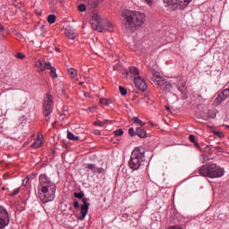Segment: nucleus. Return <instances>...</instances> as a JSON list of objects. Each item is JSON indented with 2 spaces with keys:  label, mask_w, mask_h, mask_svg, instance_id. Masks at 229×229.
<instances>
[{
  "label": "nucleus",
  "mask_w": 229,
  "mask_h": 229,
  "mask_svg": "<svg viewBox=\"0 0 229 229\" xmlns=\"http://www.w3.org/2000/svg\"><path fill=\"white\" fill-rule=\"evenodd\" d=\"M55 51H56L57 53H61L60 48H58V47H55Z\"/></svg>",
  "instance_id": "45"
},
{
  "label": "nucleus",
  "mask_w": 229,
  "mask_h": 229,
  "mask_svg": "<svg viewBox=\"0 0 229 229\" xmlns=\"http://www.w3.org/2000/svg\"><path fill=\"white\" fill-rule=\"evenodd\" d=\"M152 81L163 92H171V90H173V84L161 76L158 72H152Z\"/></svg>",
  "instance_id": "5"
},
{
  "label": "nucleus",
  "mask_w": 229,
  "mask_h": 229,
  "mask_svg": "<svg viewBox=\"0 0 229 229\" xmlns=\"http://www.w3.org/2000/svg\"><path fill=\"white\" fill-rule=\"evenodd\" d=\"M208 119H216V114L214 111H208L205 120L208 121Z\"/></svg>",
  "instance_id": "23"
},
{
  "label": "nucleus",
  "mask_w": 229,
  "mask_h": 229,
  "mask_svg": "<svg viewBox=\"0 0 229 229\" xmlns=\"http://www.w3.org/2000/svg\"><path fill=\"white\" fill-rule=\"evenodd\" d=\"M129 135L131 137H135V135H137V131H135V130L133 128H130L129 129Z\"/></svg>",
  "instance_id": "33"
},
{
  "label": "nucleus",
  "mask_w": 229,
  "mask_h": 229,
  "mask_svg": "<svg viewBox=\"0 0 229 229\" xmlns=\"http://www.w3.org/2000/svg\"><path fill=\"white\" fill-rule=\"evenodd\" d=\"M227 128H229V126H227Z\"/></svg>",
  "instance_id": "56"
},
{
  "label": "nucleus",
  "mask_w": 229,
  "mask_h": 229,
  "mask_svg": "<svg viewBox=\"0 0 229 229\" xmlns=\"http://www.w3.org/2000/svg\"><path fill=\"white\" fill-rule=\"evenodd\" d=\"M178 90H180V92H182V94H185V89H182V88L178 87Z\"/></svg>",
  "instance_id": "41"
},
{
  "label": "nucleus",
  "mask_w": 229,
  "mask_h": 229,
  "mask_svg": "<svg viewBox=\"0 0 229 229\" xmlns=\"http://www.w3.org/2000/svg\"><path fill=\"white\" fill-rule=\"evenodd\" d=\"M47 22H49V24H55V22H56V16L55 14H49L47 17Z\"/></svg>",
  "instance_id": "21"
},
{
  "label": "nucleus",
  "mask_w": 229,
  "mask_h": 229,
  "mask_svg": "<svg viewBox=\"0 0 229 229\" xmlns=\"http://www.w3.org/2000/svg\"><path fill=\"white\" fill-rule=\"evenodd\" d=\"M173 3H179L182 8H187L188 4H191L192 0H172Z\"/></svg>",
  "instance_id": "14"
},
{
  "label": "nucleus",
  "mask_w": 229,
  "mask_h": 229,
  "mask_svg": "<svg viewBox=\"0 0 229 229\" xmlns=\"http://www.w3.org/2000/svg\"><path fill=\"white\" fill-rule=\"evenodd\" d=\"M106 173L105 168L103 167H97L95 170V174H103Z\"/></svg>",
  "instance_id": "29"
},
{
  "label": "nucleus",
  "mask_w": 229,
  "mask_h": 229,
  "mask_svg": "<svg viewBox=\"0 0 229 229\" xmlns=\"http://www.w3.org/2000/svg\"><path fill=\"white\" fill-rule=\"evenodd\" d=\"M38 194L42 203H49L55 199L56 194V184L51 181L46 174H41L38 177Z\"/></svg>",
  "instance_id": "2"
},
{
  "label": "nucleus",
  "mask_w": 229,
  "mask_h": 229,
  "mask_svg": "<svg viewBox=\"0 0 229 229\" xmlns=\"http://www.w3.org/2000/svg\"><path fill=\"white\" fill-rule=\"evenodd\" d=\"M166 110H170L169 106H165Z\"/></svg>",
  "instance_id": "50"
},
{
  "label": "nucleus",
  "mask_w": 229,
  "mask_h": 229,
  "mask_svg": "<svg viewBox=\"0 0 229 229\" xmlns=\"http://www.w3.org/2000/svg\"><path fill=\"white\" fill-rule=\"evenodd\" d=\"M78 8H79V12H86L87 11V5H85L83 4H79Z\"/></svg>",
  "instance_id": "32"
},
{
  "label": "nucleus",
  "mask_w": 229,
  "mask_h": 229,
  "mask_svg": "<svg viewBox=\"0 0 229 229\" xmlns=\"http://www.w3.org/2000/svg\"><path fill=\"white\" fill-rule=\"evenodd\" d=\"M0 31H4V27H3V25H0Z\"/></svg>",
  "instance_id": "44"
},
{
  "label": "nucleus",
  "mask_w": 229,
  "mask_h": 229,
  "mask_svg": "<svg viewBox=\"0 0 229 229\" xmlns=\"http://www.w3.org/2000/svg\"><path fill=\"white\" fill-rule=\"evenodd\" d=\"M123 134H124V131H123V129H118V130L114 131V135L115 137H121Z\"/></svg>",
  "instance_id": "28"
},
{
  "label": "nucleus",
  "mask_w": 229,
  "mask_h": 229,
  "mask_svg": "<svg viewBox=\"0 0 229 229\" xmlns=\"http://www.w3.org/2000/svg\"><path fill=\"white\" fill-rule=\"evenodd\" d=\"M43 141L42 139L38 138L31 145L32 148H38L42 146Z\"/></svg>",
  "instance_id": "18"
},
{
  "label": "nucleus",
  "mask_w": 229,
  "mask_h": 229,
  "mask_svg": "<svg viewBox=\"0 0 229 229\" xmlns=\"http://www.w3.org/2000/svg\"><path fill=\"white\" fill-rule=\"evenodd\" d=\"M195 96H196L197 98H201V95H200V94H195Z\"/></svg>",
  "instance_id": "48"
},
{
  "label": "nucleus",
  "mask_w": 229,
  "mask_h": 229,
  "mask_svg": "<svg viewBox=\"0 0 229 229\" xmlns=\"http://www.w3.org/2000/svg\"><path fill=\"white\" fill-rule=\"evenodd\" d=\"M136 135H138V137L140 139H146L148 137L146 131L140 127L136 128Z\"/></svg>",
  "instance_id": "13"
},
{
  "label": "nucleus",
  "mask_w": 229,
  "mask_h": 229,
  "mask_svg": "<svg viewBox=\"0 0 229 229\" xmlns=\"http://www.w3.org/2000/svg\"><path fill=\"white\" fill-rule=\"evenodd\" d=\"M68 73L70 74L71 78H76L78 76V72L74 70V68L68 69Z\"/></svg>",
  "instance_id": "25"
},
{
  "label": "nucleus",
  "mask_w": 229,
  "mask_h": 229,
  "mask_svg": "<svg viewBox=\"0 0 229 229\" xmlns=\"http://www.w3.org/2000/svg\"><path fill=\"white\" fill-rule=\"evenodd\" d=\"M101 3V1H98V0H89V6H90V8H96V6H98V4Z\"/></svg>",
  "instance_id": "26"
},
{
  "label": "nucleus",
  "mask_w": 229,
  "mask_h": 229,
  "mask_svg": "<svg viewBox=\"0 0 229 229\" xmlns=\"http://www.w3.org/2000/svg\"><path fill=\"white\" fill-rule=\"evenodd\" d=\"M119 90L122 96H126V94H128V90L123 86H119Z\"/></svg>",
  "instance_id": "31"
},
{
  "label": "nucleus",
  "mask_w": 229,
  "mask_h": 229,
  "mask_svg": "<svg viewBox=\"0 0 229 229\" xmlns=\"http://www.w3.org/2000/svg\"><path fill=\"white\" fill-rule=\"evenodd\" d=\"M97 133H100V132L98 131V132H97Z\"/></svg>",
  "instance_id": "54"
},
{
  "label": "nucleus",
  "mask_w": 229,
  "mask_h": 229,
  "mask_svg": "<svg viewBox=\"0 0 229 229\" xmlns=\"http://www.w3.org/2000/svg\"><path fill=\"white\" fill-rule=\"evenodd\" d=\"M189 139H190V141L192 142V144H194V142H196V138H195L194 135L191 134V135L189 136Z\"/></svg>",
  "instance_id": "38"
},
{
  "label": "nucleus",
  "mask_w": 229,
  "mask_h": 229,
  "mask_svg": "<svg viewBox=\"0 0 229 229\" xmlns=\"http://www.w3.org/2000/svg\"><path fill=\"white\" fill-rule=\"evenodd\" d=\"M53 113V97L51 94H47L43 104V115L47 117Z\"/></svg>",
  "instance_id": "7"
},
{
  "label": "nucleus",
  "mask_w": 229,
  "mask_h": 229,
  "mask_svg": "<svg viewBox=\"0 0 229 229\" xmlns=\"http://www.w3.org/2000/svg\"><path fill=\"white\" fill-rule=\"evenodd\" d=\"M65 35L71 40H74V38H76V33L74 32V29L72 26H67L65 28Z\"/></svg>",
  "instance_id": "12"
},
{
  "label": "nucleus",
  "mask_w": 229,
  "mask_h": 229,
  "mask_svg": "<svg viewBox=\"0 0 229 229\" xmlns=\"http://www.w3.org/2000/svg\"><path fill=\"white\" fill-rule=\"evenodd\" d=\"M67 139H69V140H80V137L79 136H74V134H72V132L68 131L67 133Z\"/></svg>",
  "instance_id": "19"
},
{
  "label": "nucleus",
  "mask_w": 229,
  "mask_h": 229,
  "mask_svg": "<svg viewBox=\"0 0 229 229\" xmlns=\"http://www.w3.org/2000/svg\"><path fill=\"white\" fill-rule=\"evenodd\" d=\"M134 84L139 90H141V92H146V90H148V84H146V81L140 76L134 77Z\"/></svg>",
  "instance_id": "10"
},
{
  "label": "nucleus",
  "mask_w": 229,
  "mask_h": 229,
  "mask_svg": "<svg viewBox=\"0 0 229 229\" xmlns=\"http://www.w3.org/2000/svg\"><path fill=\"white\" fill-rule=\"evenodd\" d=\"M98 1L103 2V0H98Z\"/></svg>",
  "instance_id": "53"
},
{
  "label": "nucleus",
  "mask_w": 229,
  "mask_h": 229,
  "mask_svg": "<svg viewBox=\"0 0 229 229\" xmlns=\"http://www.w3.org/2000/svg\"><path fill=\"white\" fill-rule=\"evenodd\" d=\"M45 119H46L47 123H49L51 121V117H49V115L45 116Z\"/></svg>",
  "instance_id": "42"
},
{
  "label": "nucleus",
  "mask_w": 229,
  "mask_h": 229,
  "mask_svg": "<svg viewBox=\"0 0 229 229\" xmlns=\"http://www.w3.org/2000/svg\"><path fill=\"white\" fill-rule=\"evenodd\" d=\"M182 89H183V88L185 87V83H182Z\"/></svg>",
  "instance_id": "49"
},
{
  "label": "nucleus",
  "mask_w": 229,
  "mask_h": 229,
  "mask_svg": "<svg viewBox=\"0 0 229 229\" xmlns=\"http://www.w3.org/2000/svg\"><path fill=\"white\" fill-rule=\"evenodd\" d=\"M45 64H46V62H44L42 60H38L36 63V67H38V69H39V71L44 72V71H46Z\"/></svg>",
  "instance_id": "17"
},
{
  "label": "nucleus",
  "mask_w": 229,
  "mask_h": 229,
  "mask_svg": "<svg viewBox=\"0 0 229 229\" xmlns=\"http://www.w3.org/2000/svg\"><path fill=\"white\" fill-rule=\"evenodd\" d=\"M132 123L139 124L140 126H146V123L142 122V120L139 119V117H133Z\"/></svg>",
  "instance_id": "22"
},
{
  "label": "nucleus",
  "mask_w": 229,
  "mask_h": 229,
  "mask_svg": "<svg viewBox=\"0 0 229 229\" xmlns=\"http://www.w3.org/2000/svg\"><path fill=\"white\" fill-rule=\"evenodd\" d=\"M215 135H216V137H219L220 139H223V137H225V134H223V132H219V131H214Z\"/></svg>",
  "instance_id": "37"
},
{
  "label": "nucleus",
  "mask_w": 229,
  "mask_h": 229,
  "mask_svg": "<svg viewBox=\"0 0 229 229\" xmlns=\"http://www.w3.org/2000/svg\"><path fill=\"white\" fill-rule=\"evenodd\" d=\"M79 85H83V82H79Z\"/></svg>",
  "instance_id": "51"
},
{
  "label": "nucleus",
  "mask_w": 229,
  "mask_h": 229,
  "mask_svg": "<svg viewBox=\"0 0 229 229\" xmlns=\"http://www.w3.org/2000/svg\"><path fill=\"white\" fill-rule=\"evenodd\" d=\"M97 133H100V132L98 131V132H97Z\"/></svg>",
  "instance_id": "55"
},
{
  "label": "nucleus",
  "mask_w": 229,
  "mask_h": 229,
  "mask_svg": "<svg viewBox=\"0 0 229 229\" xmlns=\"http://www.w3.org/2000/svg\"><path fill=\"white\" fill-rule=\"evenodd\" d=\"M127 74H132V76H139L140 74V71L137 67H130Z\"/></svg>",
  "instance_id": "16"
},
{
  "label": "nucleus",
  "mask_w": 229,
  "mask_h": 229,
  "mask_svg": "<svg viewBox=\"0 0 229 229\" xmlns=\"http://www.w3.org/2000/svg\"><path fill=\"white\" fill-rule=\"evenodd\" d=\"M16 58H19L20 60H24V58H26V55H23L22 53H17Z\"/></svg>",
  "instance_id": "35"
},
{
  "label": "nucleus",
  "mask_w": 229,
  "mask_h": 229,
  "mask_svg": "<svg viewBox=\"0 0 229 229\" xmlns=\"http://www.w3.org/2000/svg\"><path fill=\"white\" fill-rule=\"evenodd\" d=\"M194 146H196V148H199V144L197 143V141L193 142Z\"/></svg>",
  "instance_id": "43"
},
{
  "label": "nucleus",
  "mask_w": 229,
  "mask_h": 229,
  "mask_svg": "<svg viewBox=\"0 0 229 229\" xmlns=\"http://www.w3.org/2000/svg\"><path fill=\"white\" fill-rule=\"evenodd\" d=\"M94 126H105V124H108V120H105L103 122L101 121H97L93 123Z\"/></svg>",
  "instance_id": "27"
},
{
  "label": "nucleus",
  "mask_w": 229,
  "mask_h": 229,
  "mask_svg": "<svg viewBox=\"0 0 229 229\" xmlns=\"http://www.w3.org/2000/svg\"><path fill=\"white\" fill-rule=\"evenodd\" d=\"M19 192H21V188H16L12 193L9 194V196H17Z\"/></svg>",
  "instance_id": "34"
},
{
  "label": "nucleus",
  "mask_w": 229,
  "mask_h": 229,
  "mask_svg": "<svg viewBox=\"0 0 229 229\" xmlns=\"http://www.w3.org/2000/svg\"><path fill=\"white\" fill-rule=\"evenodd\" d=\"M61 92H62V94H65V89H61Z\"/></svg>",
  "instance_id": "46"
},
{
  "label": "nucleus",
  "mask_w": 229,
  "mask_h": 229,
  "mask_svg": "<svg viewBox=\"0 0 229 229\" xmlns=\"http://www.w3.org/2000/svg\"><path fill=\"white\" fill-rule=\"evenodd\" d=\"M35 12H36L37 15H42V10L35 9Z\"/></svg>",
  "instance_id": "40"
},
{
  "label": "nucleus",
  "mask_w": 229,
  "mask_h": 229,
  "mask_svg": "<svg viewBox=\"0 0 229 229\" xmlns=\"http://www.w3.org/2000/svg\"><path fill=\"white\" fill-rule=\"evenodd\" d=\"M73 207L74 208H80V202H78V200H74Z\"/></svg>",
  "instance_id": "39"
},
{
  "label": "nucleus",
  "mask_w": 229,
  "mask_h": 229,
  "mask_svg": "<svg viewBox=\"0 0 229 229\" xmlns=\"http://www.w3.org/2000/svg\"><path fill=\"white\" fill-rule=\"evenodd\" d=\"M143 164H144V158L131 155V158L129 160L130 169H132V171H137L140 169V166Z\"/></svg>",
  "instance_id": "8"
},
{
  "label": "nucleus",
  "mask_w": 229,
  "mask_h": 229,
  "mask_svg": "<svg viewBox=\"0 0 229 229\" xmlns=\"http://www.w3.org/2000/svg\"><path fill=\"white\" fill-rule=\"evenodd\" d=\"M143 176L142 174H134L132 178V183L134 185H139L140 183H142Z\"/></svg>",
  "instance_id": "15"
},
{
  "label": "nucleus",
  "mask_w": 229,
  "mask_h": 229,
  "mask_svg": "<svg viewBox=\"0 0 229 229\" xmlns=\"http://www.w3.org/2000/svg\"><path fill=\"white\" fill-rule=\"evenodd\" d=\"M146 1V3H148V4H150V3H151V0H145Z\"/></svg>",
  "instance_id": "47"
},
{
  "label": "nucleus",
  "mask_w": 229,
  "mask_h": 229,
  "mask_svg": "<svg viewBox=\"0 0 229 229\" xmlns=\"http://www.w3.org/2000/svg\"><path fill=\"white\" fill-rule=\"evenodd\" d=\"M54 67L51 66V63H45V70L47 69L48 71H51Z\"/></svg>",
  "instance_id": "36"
},
{
  "label": "nucleus",
  "mask_w": 229,
  "mask_h": 229,
  "mask_svg": "<svg viewBox=\"0 0 229 229\" xmlns=\"http://www.w3.org/2000/svg\"><path fill=\"white\" fill-rule=\"evenodd\" d=\"M50 76L53 80H56V78H58V74H56V68L54 67L50 69Z\"/></svg>",
  "instance_id": "24"
},
{
  "label": "nucleus",
  "mask_w": 229,
  "mask_h": 229,
  "mask_svg": "<svg viewBox=\"0 0 229 229\" xmlns=\"http://www.w3.org/2000/svg\"><path fill=\"white\" fill-rule=\"evenodd\" d=\"M9 223L8 211L3 206H0V228H6Z\"/></svg>",
  "instance_id": "9"
},
{
  "label": "nucleus",
  "mask_w": 229,
  "mask_h": 229,
  "mask_svg": "<svg viewBox=\"0 0 229 229\" xmlns=\"http://www.w3.org/2000/svg\"><path fill=\"white\" fill-rule=\"evenodd\" d=\"M199 173L200 176H205L206 178H221L225 176V169L216 164L203 165L199 169Z\"/></svg>",
  "instance_id": "4"
},
{
  "label": "nucleus",
  "mask_w": 229,
  "mask_h": 229,
  "mask_svg": "<svg viewBox=\"0 0 229 229\" xmlns=\"http://www.w3.org/2000/svg\"><path fill=\"white\" fill-rule=\"evenodd\" d=\"M90 24L91 28L95 30V31H99V33H103L105 30L109 31V33H114V24L108 20H101L98 13L92 14Z\"/></svg>",
  "instance_id": "3"
},
{
  "label": "nucleus",
  "mask_w": 229,
  "mask_h": 229,
  "mask_svg": "<svg viewBox=\"0 0 229 229\" xmlns=\"http://www.w3.org/2000/svg\"><path fill=\"white\" fill-rule=\"evenodd\" d=\"M145 154H146V149L142 146L136 147L134 150L131 152L132 157H138L140 158H144Z\"/></svg>",
  "instance_id": "11"
},
{
  "label": "nucleus",
  "mask_w": 229,
  "mask_h": 229,
  "mask_svg": "<svg viewBox=\"0 0 229 229\" xmlns=\"http://www.w3.org/2000/svg\"><path fill=\"white\" fill-rule=\"evenodd\" d=\"M97 167L98 166H96L95 164H87L85 169H89V171H92L93 174H95Z\"/></svg>",
  "instance_id": "20"
},
{
  "label": "nucleus",
  "mask_w": 229,
  "mask_h": 229,
  "mask_svg": "<svg viewBox=\"0 0 229 229\" xmlns=\"http://www.w3.org/2000/svg\"><path fill=\"white\" fill-rule=\"evenodd\" d=\"M123 17V30H124L125 33H135V31L140 30L144 22H146V14L137 11L126 10Z\"/></svg>",
  "instance_id": "1"
},
{
  "label": "nucleus",
  "mask_w": 229,
  "mask_h": 229,
  "mask_svg": "<svg viewBox=\"0 0 229 229\" xmlns=\"http://www.w3.org/2000/svg\"><path fill=\"white\" fill-rule=\"evenodd\" d=\"M99 103L101 105H110V103H112V100L106 98H100Z\"/></svg>",
  "instance_id": "30"
},
{
  "label": "nucleus",
  "mask_w": 229,
  "mask_h": 229,
  "mask_svg": "<svg viewBox=\"0 0 229 229\" xmlns=\"http://www.w3.org/2000/svg\"><path fill=\"white\" fill-rule=\"evenodd\" d=\"M216 149H222L221 148H216Z\"/></svg>",
  "instance_id": "52"
},
{
  "label": "nucleus",
  "mask_w": 229,
  "mask_h": 229,
  "mask_svg": "<svg viewBox=\"0 0 229 229\" xmlns=\"http://www.w3.org/2000/svg\"><path fill=\"white\" fill-rule=\"evenodd\" d=\"M74 198H77L78 199H82V205L81 206V213L78 216V219L80 221H83L85 217H87V215L89 214V208L90 207V203H89V199L85 198V193L83 191L81 192H74L73 193Z\"/></svg>",
  "instance_id": "6"
}]
</instances>
